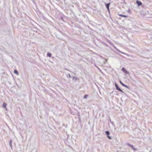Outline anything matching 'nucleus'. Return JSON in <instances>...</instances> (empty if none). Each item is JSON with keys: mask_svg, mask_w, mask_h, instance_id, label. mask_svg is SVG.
<instances>
[{"mask_svg": "<svg viewBox=\"0 0 152 152\" xmlns=\"http://www.w3.org/2000/svg\"><path fill=\"white\" fill-rule=\"evenodd\" d=\"M115 86L116 90H118L120 92L124 93L123 91L119 87L118 85L116 83H115Z\"/></svg>", "mask_w": 152, "mask_h": 152, "instance_id": "f257e3e1", "label": "nucleus"}, {"mask_svg": "<svg viewBox=\"0 0 152 152\" xmlns=\"http://www.w3.org/2000/svg\"><path fill=\"white\" fill-rule=\"evenodd\" d=\"M105 133L107 135V137L108 138L110 139H111V137L109 136L110 133L109 131H105Z\"/></svg>", "mask_w": 152, "mask_h": 152, "instance_id": "f03ea898", "label": "nucleus"}, {"mask_svg": "<svg viewBox=\"0 0 152 152\" xmlns=\"http://www.w3.org/2000/svg\"><path fill=\"white\" fill-rule=\"evenodd\" d=\"M121 70L126 74H129V72L125 68L123 67L122 68Z\"/></svg>", "mask_w": 152, "mask_h": 152, "instance_id": "7ed1b4c3", "label": "nucleus"}, {"mask_svg": "<svg viewBox=\"0 0 152 152\" xmlns=\"http://www.w3.org/2000/svg\"><path fill=\"white\" fill-rule=\"evenodd\" d=\"M110 2H109L108 3H107V4L105 3V5L106 6V7L107 8V10L108 11H109V6H110Z\"/></svg>", "mask_w": 152, "mask_h": 152, "instance_id": "20e7f679", "label": "nucleus"}, {"mask_svg": "<svg viewBox=\"0 0 152 152\" xmlns=\"http://www.w3.org/2000/svg\"><path fill=\"white\" fill-rule=\"evenodd\" d=\"M127 145L131 147L134 151H136L137 150V149L134 148L133 145L130 144H128Z\"/></svg>", "mask_w": 152, "mask_h": 152, "instance_id": "39448f33", "label": "nucleus"}, {"mask_svg": "<svg viewBox=\"0 0 152 152\" xmlns=\"http://www.w3.org/2000/svg\"><path fill=\"white\" fill-rule=\"evenodd\" d=\"M136 2L138 6H140L142 4V3L138 0H137Z\"/></svg>", "mask_w": 152, "mask_h": 152, "instance_id": "423d86ee", "label": "nucleus"}, {"mask_svg": "<svg viewBox=\"0 0 152 152\" xmlns=\"http://www.w3.org/2000/svg\"><path fill=\"white\" fill-rule=\"evenodd\" d=\"M78 79L76 77L74 76L73 77L72 80L76 81Z\"/></svg>", "mask_w": 152, "mask_h": 152, "instance_id": "0eeeda50", "label": "nucleus"}, {"mask_svg": "<svg viewBox=\"0 0 152 152\" xmlns=\"http://www.w3.org/2000/svg\"><path fill=\"white\" fill-rule=\"evenodd\" d=\"M14 72L15 74H16L17 75H18L19 74L18 71L16 69L14 70Z\"/></svg>", "mask_w": 152, "mask_h": 152, "instance_id": "6e6552de", "label": "nucleus"}, {"mask_svg": "<svg viewBox=\"0 0 152 152\" xmlns=\"http://www.w3.org/2000/svg\"><path fill=\"white\" fill-rule=\"evenodd\" d=\"M119 15L121 17H123L125 18H127V16L126 15H123L122 14H120Z\"/></svg>", "mask_w": 152, "mask_h": 152, "instance_id": "1a4fd4ad", "label": "nucleus"}, {"mask_svg": "<svg viewBox=\"0 0 152 152\" xmlns=\"http://www.w3.org/2000/svg\"><path fill=\"white\" fill-rule=\"evenodd\" d=\"M12 141L11 140L9 141V145L11 148H12Z\"/></svg>", "mask_w": 152, "mask_h": 152, "instance_id": "9d476101", "label": "nucleus"}, {"mask_svg": "<svg viewBox=\"0 0 152 152\" xmlns=\"http://www.w3.org/2000/svg\"><path fill=\"white\" fill-rule=\"evenodd\" d=\"M47 56L49 57H51V54L50 53H47Z\"/></svg>", "mask_w": 152, "mask_h": 152, "instance_id": "9b49d317", "label": "nucleus"}, {"mask_svg": "<svg viewBox=\"0 0 152 152\" xmlns=\"http://www.w3.org/2000/svg\"><path fill=\"white\" fill-rule=\"evenodd\" d=\"M3 106L4 108H5L6 107V103L4 102L3 104Z\"/></svg>", "mask_w": 152, "mask_h": 152, "instance_id": "f8f14e48", "label": "nucleus"}, {"mask_svg": "<svg viewBox=\"0 0 152 152\" xmlns=\"http://www.w3.org/2000/svg\"><path fill=\"white\" fill-rule=\"evenodd\" d=\"M122 86L126 87V88H128V89H129V87L128 86H127V85H125L124 84V85Z\"/></svg>", "mask_w": 152, "mask_h": 152, "instance_id": "ddd939ff", "label": "nucleus"}, {"mask_svg": "<svg viewBox=\"0 0 152 152\" xmlns=\"http://www.w3.org/2000/svg\"><path fill=\"white\" fill-rule=\"evenodd\" d=\"M109 121H110V122L113 125V126H114V123L113 122V121H111V119L110 118L109 119Z\"/></svg>", "mask_w": 152, "mask_h": 152, "instance_id": "4468645a", "label": "nucleus"}, {"mask_svg": "<svg viewBox=\"0 0 152 152\" xmlns=\"http://www.w3.org/2000/svg\"><path fill=\"white\" fill-rule=\"evenodd\" d=\"M88 97V95L87 94H86L84 96L83 98L84 99H86Z\"/></svg>", "mask_w": 152, "mask_h": 152, "instance_id": "2eb2a0df", "label": "nucleus"}, {"mask_svg": "<svg viewBox=\"0 0 152 152\" xmlns=\"http://www.w3.org/2000/svg\"><path fill=\"white\" fill-rule=\"evenodd\" d=\"M112 45H113V47H114V48L115 50H116L117 49V48H116V47H115V46H114V44H112Z\"/></svg>", "mask_w": 152, "mask_h": 152, "instance_id": "dca6fc26", "label": "nucleus"}, {"mask_svg": "<svg viewBox=\"0 0 152 152\" xmlns=\"http://www.w3.org/2000/svg\"><path fill=\"white\" fill-rule=\"evenodd\" d=\"M119 82L122 86H123L124 84L120 80H119Z\"/></svg>", "mask_w": 152, "mask_h": 152, "instance_id": "f3484780", "label": "nucleus"}, {"mask_svg": "<svg viewBox=\"0 0 152 152\" xmlns=\"http://www.w3.org/2000/svg\"><path fill=\"white\" fill-rule=\"evenodd\" d=\"M118 51V52H119V53H121V51H120V50H119L118 49H117L116 50Z\"/></svg>", "mask_w": 152, "mask_h": 152, "instance_id": "a211bd4d", "label": "nucleus"}, {"mask_svg": "<svg viewBox=\"0 0 152 152\" xmlns=\"http://www.w3.org/2000/svg\"><path fill=\"white\" fill-rule=\"evenodd\" d=\"M118 51V52H119V53H121V51H120V50H119L118 49H117L116 50Z\"/></svg>", "mask_w": 152, "mask_h": 152, "instance_id": "6ab92c4d", "label": "nucleus"}, {"mask_svg": "<svg viewBox=\"0 0 152 152\" xmlns=\"http://www.w3.org/2000/svg\"><path fill=\"white\" fill-rule=\"evenodd\" d=\"M68 75L69 78H71L72 77L69 74H68Z\"/></svg>", "mask_w": 152, "mask_h": 152, "instance_id": "aec40b11", "label": "nucleus"}, {"mask_svg": "<svg viewBox=\"0 0 152 152\" xmlns=\"http://www.w3.org/2000/svg\"><path fill=\"white\" fill-rule=\"evenodd\" d=\"M95 66L96 67H97V68L99 69V70H100V69H99L98 67H97L96 65H95Z\"/></svg>", "mask_w": 152, "mask_h": 152, "instance_id": "412c9836", "label": "nucleus"}, {"mask_svg": "<svg viewBox=\"0 0 152 152\" xmlns=\"http://www.w3.org/2000/svg\"><path fill=\"white\" fill-rule=\"evenodd\" d=\"M120 53H123V54H125V53H124L123 52H122L121 51V52Z\"/></svg>", "mask_w": 152, "mask_h": 152, "instance_id": "4be33fe9", "label": "nucleus"}, {"mask_svg": "<svg viewBox=\"0 0 152 152\" xmlns=\"http://www.w3.org/2000/svg\"><path fill=\"white\" fill-rule=\"evenodd\" d=\"M61 18L62 19H63V18L62 17H61Z\"/></svg>", "mask_w": 152, "mask_h": 152, "instance_id": "5701e85b", "label": "nucleus"}, {"mask_svg": "<svg viewBox=\"0 0 152 152\" xmlns=\"http://www.w3.org/2000/svg\"><path fill=\"white\" fill-rule=\"evenodd\" d=\"M130 9H129V10H128V11H129L130 10Z\"/></svg>", "mask_w": 152, "mask_h": 152, "instance_id": "b1692460", "label": "nucleus"}, {"mask_svg": "<svg viewBox=\"0 0 152 152\" xmlns=\"http://www.w3.org/2000/svg\"><path fill=\"white\" fill-rule=\"evenodd\" d=\"M124 3H126V2H125V0H124Z\"/></svg>", "mask_w": 152, "mask_h": 152, "instance_id": "393cba45", "label": "nucleus"}]
</instances>
